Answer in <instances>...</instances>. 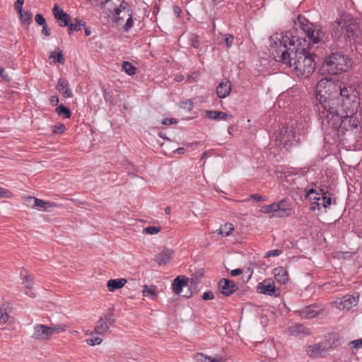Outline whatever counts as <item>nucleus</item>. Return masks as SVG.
Instances as JSON below:
<instances>
[{
    "label": "nucleus",
    "mask_w": 362,
    "mask_h": 362,
    "mask_svg": "<svg viewBox=\"0 0 362 362\" xmlns=\"http://www.w3.org/2000/svg\"><path fill=\"white\" fill-rule=\"evenodd\" d=\"M189 279L183 275L177 276L173 281L172 288L175 293L180 294L182 288L188 285Z\"/></svg>",
    "instance_id": "nucleus-13"
},
{
    "label": "nucleus",
    "mask_w": 362,
    "mask_h": 362,
    "mask_svg": "<svg viewBox=\"0 0 362 362\" xmlns=\"http://www.w3.org/2000/svg\"><path fill=\"white\" fill-rule=\"evenodd\" d=\"M333 344L334 346H337L339 344V340L338 339H334Z\"/></svg>",
    "instance_id": "nucleus-64"
},
{
    "label": "nucleus",
    "mask_w": 362,
    "mask_h": 362,
    "mask_svg": "<svg viewBox=\"0 0 362 362\" xmlns=\"http://www.w3.org/2000/svg\"><path fill=\"white\" fill-rule=\"evenodd\" d=\"M243 273V270L241 269H235L230 272V274L233 276H237L240 275Z\"/></svg>",
    "instance_id": "nucleus-57"
},
{
    "label": "nucleus",
    "mask_w": 362,
    "mask_h": 362,
    "mask_svg": "<svg viewBox=\"0 0 362 362\" xmlns=\"http://www.w3.org/2000/svg\"><path fill=\"white\" fill-rule=\"evenodd\" d=\"M231 90L230 83L229 81L221 82L216 88V93L218 98H224L228 96Z\"/></svg>",
    "instance_id": "nucleus-17"
},
{
    "label": "nucleus",
    "mask_w": 362,
    "mask_h": 362,
    "mask_svg": "<svg viewBox=\"0 0 362 362\" xmlns=\"http://www.w3.org/2000/svg\"><path fill=\"white\" fill-rule=\"evenodd\" d=\"M350 66V59L339 52L331 53L325 58L322 64L323 70L332 75H337L346 71Z\"/></svg>",
    "instance_id": "nucleus-4"
},
{
    "label": "nucleus",
    "mask_w": 362,
    "mask_h": 362,
    "mask_svg": "<svg viewBox=\"0 0 362 362\" xmlns=\"http://www.w3.org/2000/svg\"><path fill=\"white\" fill-rule=\"evenodd\" d=\"M29 199L30 200H33L34 201V204H33L34 206L41 207L45 211H50L52 207L57 206V204L55 203H54V202H46V201H44L42 199H37V198L30 197Z\"/></svg>",
    "instance_id": "nucleus-19"
},
{
    "label": "nucleus",
    "mask_w": 362,
    "mask_h": 362,
    "mask_svg": "<svg viewBox=\"0 0 362 362\" xmlns=\"http://www.w3.org/2000/svg\"><path fill=\"white\" fill-rule=\"evenodd\" d=\"M277 210L279 209H286L288 210H291V203L286 199H281V201L276 202Z\"/></svg>",
    "instance_id": "nucleus-36"
},
{
    "label": "nucleus",
    "mask_w": 362,
    "mask_h": 362,
    "mask_svg": "<svg viewBox=\"0 0 362 362\" xmlns=\"http://www.w3.org/2000/svg\"><path fill=\"white\" fill-rule=\"evenodd\" d=\"M291 210L286 209H279L275 211L274 216L276 217H288L291 215Z\"/></svg>",
    "instance_id": "nucleus-37"
},
{
    "label": "nucleus",
    "mask_w": 362,
    "mask_h": 362,
    "mask_svg": "<svg viewBox=\"0 0 362 362\" xmlns=\"http://www.w3.org/2000/svg\"><path fill=\"white\" fill-rule=\"evenodd\" d=\"M250 199H253L255 202H260L264 200L263 197L258 194H253L250 195Z\"/></svg>",
    "instance_id": "nucleus-54"
},
{
    "label": "nucleus",
    "mask_w": 362,
    "mask_h": 362,
    "mask_svg": "<svg viewBox=\"0 0 362 362\" xmlns=\"http://www.w3.org/2000/svg\"><path fill=\"white\" fill-rule=\"evenodd\" d=\"M306 198H309L310 199H314L315 202L313 203L314 204H316L317 206H320V203H319V201L321 200L322 197L320 195H315L314 197H312L310 195V197H306Z\"/></svg>",
    "instance_id": "nucleus-52"
},
{
    "label": "nucleus",
    "mask_w": 362,
    "mask_h": 362,
    "mask_svg": "<svg viewBox=\"0 0 362 362\" xmlns=\"http://www.w3.org/2000/svg\"><path fill=\"white\" fill-rule=\"evenodd\" d=\"M173 11H174L175 15H176L177 17H180V13H182V9L178 6H174Z\"/></svg>",
    "instance_id": "nucleus-58"
},
{
    "label": "nucleus",
    "mask_w": 362,
    "mask_h": 362,
    "mask_svg": "<svg viewBox=\"0 0 362 362\" xmlns=\"http://www.w3.org/2000/svg\"><path fill=\"white\" fill-rule=\"evenodd\" d=\"M35 22L40 25H44L46 23V21H45V18L43 17V16L40 13H38L35 16Z\"/></svg>",
    "instance_id": "nucleus-45"
},
{
    "label": "nucleus",
    "mask_w": 362,
    "mask_h": 362,
    "mask_svg": "<svg viewBox=\"0 0 362 362\" xmlns=\"http://www.w3.org/2000/svg\"><path fill=\"white\" fill-rule=\"evenodd\" d=\"M180 107L187 110L188 112H191L194 108V103L192 100L188 99L186 101H182L180 104Z\"/></svg>",
    "instance_id": "nucleus-34"
},
{
    "label": "nucleus",
    "mask_w": 362,
    "mask_h": 362,
    "mask_svg": "<svg viewBox=\"0 0 362 362\" xmlns=\"http://www.w3.org/2000/svg\"><path fill=\"white\" fill-rule=\"evenodd\" d=\"M191 45L195 48V49H198L199 47V37L197 35H195L194 37H193L192 39H191Z\"/></svg>",
    "instance_id": "nucleus-50"
},
{
    "label": "nucleus",
    "mask_w": 362,
    "mask_h": 362,
    "mask_svg": "<svg viewBox=\"0 0 362 362\" xmlns=\"http://www.w3.org/2000/svg\"><path fill=\"white\" fill-rule=\"evenodd\" d=\"M56 51H58L57 54H56V52H51L49 53V58L56 59L57 62L59 64H64V55H63L62 51L59 49V47H57L56 48Z\"/></svg>",
    "instance_id": "nucleus-31"
},
{
    "label": "nucleus",
    "mask_w": 362,
    "mask_h": 362,
    "mask_svg": "<svg viewBox=\"0 0 362 362\" xmlns=\"http://www.w3.org/2000/svg\"><path fill=\"white\" fill-rule=\"evenodd\" d=\"M102 339L98 337L93 339H88L86 340L87 344L90 346L100 344L102 342Z\"/></svg>",
    "instance_id": "nucleus-46"
},
{
    "label": "nucleus",
    "mask_w": 362,
    "mask_h": 362,
    "mask_svg": "<svg viewBox=\"0 0 362 362\" xmlns=\"http://www.w3.org/2000/svg\"><path fill=\"white\" fill-rule=\"evenodd\" d=\"M178 121L175 118H165L162 121L163 125H170L173 124H177Z\"/></svg>",
    "instance_id": "nucleus-49"
},
{
    "label": "nucleus",
    "mask_w": 362,
    "mask_h": 362,
    "mask_svg": "<svg viewBox=\"0 0 362 362\" xmlns=\"http://www.w3.org/2000/svg\"><path fill=\"white\" fill-rule=\"evenodd\" d=\"M9 308V303H4L0 307V324L6 323L8 319L9 315L7 312L8 308Z\"/></svg>",
    "instance_id": "nucleus-23"
},
{
    "label": "nucleus",
    "mask_w": 362,
    "mask_h": 362,
    "mask_svg": "<svg viewBox=\"0 0 362 362\" xmlns=\"http://www.w3.org/2000/svg\"><path fill=\"white\" fill-rule=\"evenodd\" d=\"M66 130V127L62 123L57 124L53 127L52 132L54 134H62Z\"/></svg>",
    "instance_id": "nucleus-39"
},
{
    "label": "nucleus",
    "mask_w": 362,
    "mask_h": 362,
    "mask_svg": "<svg viewBox=\"0 0 362 362\" xmlns=\"http://www.w3.org/2000/svg\"><path fill=\"white\" fill-rule=\"evenodd\" d=\"M74 21V23L70 22L69 25L68 33L69 35H71L75 31L81 30L82 28L86 25V23L81 19L75 18Z\"/></svg>",
    "instance_id": "nucleus-22"
},
{
    "label": "nucleus",
    "mask_w": 362,
    "mask_h": 362,
    "mask_svg": "<svg viewBox=\"0 0 362 362\" xmlns=\"http://www.w3.org/2000/svg\"><path fill=\"white\" fill-rule=\"evenodd\" d=\"M316 91L314 110L322 129L328 134L337 132L338 136H345L346 132L358 136L359 122L354 114L360 107V97L356 86L340 81H320Z\"/></svg>",
    "instance_id": "nucleus-1"
},
{
    "label": "nucleus",
    "mask_w": 362,
    "mask_h": 362,
    "mask_svg": "<svg viewBox=\"0 0 362 362\" xmlns=\"http://www.w3.org/2000/svg\"><path fill=\"white\" fill-rule=\"evenodd\" d=\"M32 337L42 341L49 340L51 338L50 329L47 325L37 324L33 327Z\"/></svg>",
    "instance_id": "nucleus-9"
},
{
    "label": "nucleus",
    "mask_w": 362,
    "mask_h": 362,
    "mask_svg": "<svg viewBox=\"0 0 362 362\" xmlns=\"http://www.w3.org/2000/svg\"><path fill=\"white\" fill-rule=\"evenodd\" d=\"M322 203L320 204L322 205L324 208H327L332 203V198L329 196H327V194L324 195L321 198Z\"/></svg>",
    "instance_id": "nucleus-41"
},
{
    "label": "nucleus",
    "mask_w": 362,
    "mask_h": 362,
    "mask_svg": "<svg viewBox=\"0 0 362 362\" xmlns=\"http://www.w3.org/2000/svg\"><path fill=\"white\" fill-rule=\"evenodd\" d=\"M349 346L351 349H358L362 347V339L351 341L349 343Z\"/></svg>",
    "instance_id": "nucleus-43"
},
{
    "label": "nucleus",
    "mask_w": 362,
    "mask_h": 362,
    "mask_svg": "<svg viewBox=\"0 0 362 362\" xmlns=\"http://www.w3.org/2000/svg\"><path fill=\"white\" fill-rule=\"evenodd\" d=\"M23 3H24V1H16L15 2L14 7L19 16L23 12Z\"/></svg>",
    "instance_id": "nucleus-47"
},
{
    "label": "nucleus",
    "mask_w": 362,
    "mask_h": 362,
    "mask_svg": "<svg viewBox=\"0 0 362 362\" xmlns=\"http://www.w3.org/2000/svg\"><path fill=\"white\" fill-rule=\"evenodd\" d=\"M327 192L323 188H320L319 189V190L312 188L307 191L305 197H310V195H312L313 194L316 195H320L321 197H322L327 194Z\"/></svg>",
    "instance_id": "nucleus-32"
},
{
    "label": "nucleus",
    "mask_w": 362,
    "mask_h": 362,
    "mask_svg": "<svg viewBox=\"0 0 362 362\" xmlns=\"http://www.w3.org/2000/svg\"><path fill=\"white\" fill-rule=\"evenodd\" d=\"M194 359L197 362H221V361H218L216 358L206 356L201 353L197 354L194 356Z\"/></svg>",
    "instance_id": "nucleus-30"
},
{
    "label": "nucleus",
    "mask_w": 362,
    "mask_h": 362,
    "mask_svg": "<svg viewBox=\"0 0 362 362\" xmlns=\"http://www.w3.org/2000/svg\"><path fill=\"white\" fill-rule=\"evenodd\" d=\"M122 69L129 76H134L136 74L137 68L132 65L129 62H124L122 63Z\"/></svg>",
    "instance_id": "nucleus-28"
},
{
    "label": "nucleus",
    "mask_w": 362,
    "mask_h": 362,
    "mask_svg": "<svg viewBox=\"0 0 362 362\" xmlns=\"http://www.w3.org/2000/svg\"><path fill=\"white\" fill-rule=\"evenodd\" d=\"M274 278L277 282L285 284L288 281V274L285 268L279 267L273 270Z\"/></svg>",
    "instance_id": "nucleus-16"
},
{
    "label": "nucleus",
    "mask_w": 362,
    "mask_h": 362,
    "mask_svg": "<svg viewBox=\"0 0 362 362\" xmlns=\"http://www.w3.org/2000/svg\"><path fill=\"white\" fill-rule=\"evenodd\" d=\"M276 206H278L276 204V202H274L272 204H269L268 206H265L264 207H263V211L264 213H269V212L275 213V211H277Z\"/></svg>",
    "instance_id": "nucleus-42"
},
{
    "label": "nucleus",
    "mask_w": 362,
    "mask_h": 362,
    "mask_svg": "<svg viewBox=\"0 0 362 362\" xmlns=\"http://www.w3.org/2000/svg\"><path fill=\"white\" fill-rule=\"evenodd\" d=\"M301 28L306 34L309 42L305 47V39H300L296 36L284 35L283 33H275L270 37V47L274 49L273 54L279 62L288 64L293 68L298 76L308 78L315 69V54L312 53L310 47L318 44L325 36L322 28L317 25L308 23L305 18L304 21L298 18Z\"/></svg>",
    "instance_id": "nucleus-2"
},
{
    "label": "nucleus",
    "mask_w": 362,
    "mask_h": 362,
    "mask_svg": "<svg viewBox=\"0 0 362 362\" xmlns=\"http://www.w3.org/2000/svg\"><path fill=\"white\" fill-rule=\"evenodd\" d=\"M55 110L59 116H63L64 118H69L71 115L70 109L64 105H59Z\"/></svg>",
    "instance_id": "nucleus-26"
},
{
    "label": "nucleus",
    "mask_w": 362,
    "mask_h": 362,
    "mask_svg": "<svg viewBox=\"0 0 362 362\" xmlns=\"http://www.w3.org/2000/svg\"><path fill=\"white\" fill-rule=\"evenodd\" d=\"M218 288L221 294L230 296L238 289V286L234 281L223 278L219 280Z\"/></svg>",
    "instance_id": "nucleus-7"
},
{
    "label": "nucleus",
    "mask_w": 362,
    "mask_h": 362,
    "mask_svg": "<svg viewBox=\"0 0 362 362\" xmlns=\"http://www.w3.org/2000/svg\"><path fill=\"white\" fill-rule=\"evenodd\" d=\"M322 311V306L314 303L305 306L297 312L301 318L311 319L317 317Z\"/></svg>",
    "instance_id": "nucleus-8"
},
{
    "label": "nucleus",
    "mask_w": 362,
    "mask_h": 362,
    "mask_svg": "<svg viewBox=\"0 0 362 362\" xmlns=\"http://www.w3.org/2000/svg\"><path fill=\"white\" fill-rule=\"evenodd\" d=\"M308 352L310 356H315L320 352V346L317 344L309 346L308 347Z\"/></svg>",
    "instance_id": "nucleus-38"
},
{
    "label": "nucleus",
    "mask_w": 362,
    "mask_h": 362,
    "mask_svg": "<svg viewBox=\"0 0 362 362\" xmlns=\"http://www.w3.org/2000/svg\"><path fill=\"white\" fill-rule=\"evenodd\" d=\"M257 289L259 293L269 296L277 297L280 295L279 290L276 288L274 283L271 279H266L259 283Z\"/></svg>",
    "instance_id": "nucleus-6"
},
{
    "label": "nucleus",
    "mask_w": 362,
    "mask_h": 362,
    "mask_svg": "<svg viewBox=\"0 0 362 362\" xmlns=\"http://www.w3.org/2000/svg\"><path fill=\"white\" fill-rule=\"evenodd\" d=\"M173 251L168 248H164L160 253L156 255L155 259L158 265L168 264L173 257Z\"/></svg>",
    "instance_id": "nucleus-12"
},
{
    "label": "nucleus",
    "mask_w": 362,
    "mask_h": 362,
    "mask_svg": "<svg viewBox=\"0 0 362 362\" xmlns=\"http://www.w3.org/2000/svg\"><path fill=\"white\" fill-rule=\"evenodd\" d=\"M23 284H25V286L27 288H28V289L32 288L34 285L33 278L30 276H25L24 277Z\"/></svg>",
    "instance_id": "nucleus-40"
},
{
    "label": "nucleus",
    "mask_w": 362,
    "mask_h": 362,
    "mask_svg": "<svg viewBox=\"0 0 362 362\" xmlns=\"http://www.w3.org/2000/svg\"><path fill=\"white\" fill-rule=\"evenodd\" d=\"M158 291H157V287L154 285H144V290H143V295L144 296L148 297L150 296H157Z\"/></svg>",
    "instance_id": "nucleus-29"
},
{
    "label": "nucleus",
    "mask_w": 362,
    "mask_h": 362,
    "mask_svg": "<svg viewBox=\"0 0 362 362\" xmlns=\"http://www.w3.org/2000/svg\"><path fill=\"white\" fill-rule=\"evenodd\" d=\"M52 13L54 18L59 22L60 27H69L71 22V16L60 8L57 4L54 5Z\"/></svg>",
    "instance_id": "nucleus-10"
},
{
    "label": "nucleus",
    "mask_w": 362,
    "mask_h": 362,
    "mask_svg": "<svg viewBox=\"0 0 362 362\" xmlns=\"http://www.w3.org/2000/svg\"><path fill=\"white\" fill-rule=\"evenodd\" d=\"M126 283L127 279L123 278L110 279L107 283V287L109 291L112 292L117 289L122 288Z\"/></svg>",
    "instance_id": "nucleus-18"
},
{
    "label": "nucleus",
    "mask_w": 362,
    "mask_h": 362,
    "mask_svg": "<svg viewBox=\"0 0 362 362\" xmlns=\"http://www.w3.org/2000/svg\"><path fill=\"white\" fill-rule=\"evenodd\" d=\"M59 99L58 96L53 95L50 98V103L54 106L57 105L59 103Z\"/></svg>",
    "instance_id": "nucleus-56"
},
{
    "label": "nucleus",
    "mask_w": 362,
    "mask_h": 362,
    "mask_svg": "<svg viewBox=\"0 0 362 362\" xmlns=\"http://www.w3.org/2000/svg\"><path fill=\"white\" fill-rule=\"evenodd\" d=\"M214 298V293L212 291H206L204 293L202 299L204 300H212Z\"/></svg>",
    "instance_id": "nucleus-51"
},
{
    "label": "nucleus",
    "mask_w": 362,
    "mask_h": 362,
    "mask_svg": "<svg viewBox=\"0 0 362 362\" xmlns=\"http://www.w3.org/2000/svg\"><path fill=\"white\" fill-rule=\"evenodd\" d=\"M107 319L105 317V319H103V317H100V320L97 322V325L95 326L93 332L97 334H103L108 329L109 326L107 324Z\"/></svg>",
    "instance_id": "nucleus-21"
},
{
    "label": "nucleus",
    "mask_w": 362,
    "mask_h": 362,
    "mask_svg": "<svg viewBox=\"0 0 362 362\" xmlns=\"http://www.w3.org/2000/svg\"><path fill=\"white\" fill-rule=\"evenodd\" d=\"M288 332L293 336H298L300 334L309 335L310 332L308 329L305 328L301 324H296L288 328Z\"/></svg>",
    "instance_id": "nucleus-20"
},
{
    "label": "nucleus",
    "mask_w": 362,
    "mask_h": 362,
    "mask_svg": "<svg viewBox=\"0 0 362 362\" xmlns=\"http://www.w3.org/2000/svg\"><path fill=\"white\" fill-rule=\"evenodd\" d=\"M8 192V191L7 189L0 187V197H6Z\"/></svg>",
    "instance_id": "nucleus-60"
},
{
    "label": "nucleus",
    "mask_w": 362,
    "mask_h": 362,
    "mask_svg": "<svg viewBox=\"0 0 362 362\" xmlns=\"http://www.w3.org/2000/svg\"><path fill=\"white\" fill-rule=\"evenodd\" d=\"M360 33L358 20L347 12L340 13L332 24L331 35L337 46L351 44Z\"/></svg>",
    "instance_id": "nucleus-3"
},
{
    "label": "nucleus",
    "mask_w": 362,
    "mask_h": 362,
    "mask_svg": "<svg viewBox=\"0 0 362 362\" xmlns=\"http://www.w3.org/2000/svg\"><path fill=\"white\" fill-rule=\"evenodd\" d=\"M281 253H282V251L280 250H272L269 251L266 254V257H277V256L280 255Z\"/></svg>",
    "instance_id": "nucleus-48"
},
{
    "label": "nucleus",
    "mask_w": 362,
    "mask_h": 362,
    "mask_svg": "<svg viewBox=\"0 0 362 362\" xmlns=\"http://www.w3.org/2000/svg\"><path fill=\"white\" fill-rule=\"evenodd\" d=\"M85 35L89 36L91 35V30L90 28H85Z\"/></svg>",
    "instance_id": "nucleus-62"
},
{
    "label": "nucleus",
    "mask_w": 362,
    "mask_h": 362,
    "mask_svg": "<svg viewBox=\"0 0 362 362\" xmlns=\"http://www.w3.org/2000/svg\"><path fill=\"white\" fill-rule=\"evenodd\" d=\"M110 98V95L108 93L106 92V90H105V99L106 101L109 100V99Z\"/></svg>",
    "instance_id": "nucleus-63"
},
{
    "label": "nucleus",
    "mask_w": 362,
    "mask_h": 362,
    "mask_svg": "<svg viewBox=\"0 0 362 362\" xmlns=\"http://www.w3.org/2000/svg\"><path fill=\"white\" fill-rule=\"evenodd\" d=\"M56 88L64 98H71L73 95L72 91L69 88V83L64 78H59L58 79Z\"/></svg>",
    "instance_id": "nucleus-14"
},
{
    "label": "nucleus",
    "mask_w": 362,
    "mask_h": 362,
    "mask_svg": "<svg viewBox=\"0 0 362 362\" xmlns=\"http://www.w3.org/2000/svg\"><path fill=\"white\" fill-rule=\"evenodd\" d=\"M19 18L22 23L29 25L33 22V13L29 11H23Z\"/></svg>",
    "instance_id": "nucleus-25"
},
{
    "label": "nucleus",
    "mask_w": 362,
    "mask_h": 362,
    "mask_svg": "<svg viewBox=\"0 0 362 362\" xmlns=\"http://www.w3.org/2000/svg\"><path fill=\"white\" fill-rule=\"evenodd\" d=\"M127 16V22L124 24L123 28L125 32H129V30L134 25L133 13H129Z\"/></svg>",
    "instance_id": "nucleus-33"
},
{
    "label": "nucleus",
    "mask_w": 362,
    "mask_h": 362,
    "mask_svg": "<svg viewBox=\"0 0 362 362\" xmlns=\"http://www.w3.org/2000/svg\"><path fill=\"white\" fill-rule=\"evenodd\" d=\"M192 295H193V292H192V291L191 290V288H189L188 291H187V292H186V293H185V294H183L182 296L183 298H189L192 297Z\"/></svg>",
    "instance_id": "nucleus-59"
},
{
    "label": "nucleus",
    "mask_w": 362,
    "mask_h": 362,
    "mask_svg": "<svg viewBox=\"0 0 362 362\" xmlns=\"http://www.w3.org/2000/svg\"><path fill=\"white\" fill-rule=\"evenodd\" d=\"M121 13H124V15L132 13L127 1H121L119 6L114 9L113 22L116 23L117 25H121L123 21V17H120Z\"/></svg>",
    "instance_id": "nucleus-11"
},
{
    "label": "nucleus",
    "mask_w": 362,
    "mask_h": 362,
    "mask_svg": "<svg viewBox=\"0 0 362 362\" xmlns=\"http://www.w3.org/2000/svg\"><path fill=\"white\" fill-rule=\"evenodd\" d=\"M279 140L280 143L286 146H291L299 143V136L296 134L293 124H286L280 129Z\"/></svg>",
    "instance_id": "nucleus-5"
},
{
    "label": "nucleus",
    "mask_w": 362,
    "mask_h": 362,
    "mask_svg": "<svg viewBox=\"0 0 362 362\" xmlns=\"http://www.w3.org/2000/svg\"><path fill=\"white\" fill-rule=\"evenodd\" d=\"M50 329V334L51 337L56 332L59 333L62 332H64L66 330L67 325L65 324H53L52 323L49 326H48Z\"/></svg>",
    "instance_id": "nucleus-24"
},
{
    "label": "nucleus",
    "mask_w": 362,
    "mask_h": 362,
    "mask_svg": "<svg viewBox=\"0 0 362 362\" xmlns=\"http://www.w3.org/2000/svg\"><path fill=\"white\" fill-rule=\"evenodd\" d=\"M0 77L6 81H10L8 74H5V69L4 67L0 66Z\"/></svg>",
    "instance_id": "nucleus-53"
},
{
    "label": "nucleus",
    "mask_w": 362,
    "mask_h": 362,
    "mask_svg": "<svg viewBox=\"0 0 362 362\" xmlns=\"http://www.w3.org/2000/svg\"><path fill=\"white\" fill-rule=\"evenodd\" d=\"M205 117L214 120H227L233 118L231 115L227 114L224 112L216 110H205Z\"/></svg>",
    "instance_id": "nucleus-15"
},
{
    "label": "nucleus",
    "mask_w": 362,
    "mask_h": 362,
    "mask_svg": "<svg viewBox=\"0 0 362 362\" xmlns=\"http://www.w3.org/2000/svg\"><path fill=\"white\" fill-rule=\"evenodd\" d=\"M234 230V227L232 223H225L223 226H222L219 228L218 233L223 235V236H228L230 235L233 231Z\"/></svg>",
    "instance_id": "nucleus-27"
},
{
    "label": "nucleus",
    "mask_w": 362,
    "mask_h": 362,
    "mask_svg": "<svg viewBox=\"0 0 362 362\" xmlns=\"http://www.w3.org/2000/svg\"><path fill=\"white\" fill-rule=\"evenodd\" d=\"M234 37L230 34H226L224 36V40L226 42V46L230 48L233 43Z\"/></svg>",
    "instance_id": "nucleus-44"
},
{
    "label": "nucleus",
    "mask_w": 362,
    "mask_h": 362,
    "mask_svg": "<svg viewBox=\"0 0 362 362\" xmlns=\"http://www.w3.org/2000/svg\"><path fill=\"white\" fill-rule=\"evenodd\" d=\"M160 230L161 228L160 226H148L144 228L143 232L144 233L153 235L158 233Z\"/></svg>",
    "instance_id": "nucleus-35"
},
{
    "label": "nucleus",
    "mask_w": 362,
    "mask_h": 362,
    "mask_svg": "<svg viewBox=\"0 0 362 362\" xmlns=\"http://www.w3.org/2000/svg\"><path fill=\"white\" fill-rule=\"evenodd\" d=\"M173 152L177 153L178 154H184L185 152V148L183 147H180L175 149Z\"/></svg>",
    "instance_id": "nucleus-61"
},
{
    "label": "nucleus",
    "mask_w": 362,
    "mask_h": 362,
    "mask_svg": "<svg viewBox=\"0 0 362 362\" xmlns=\"http://www.w3.org/2000/svg\"><path fill=\"white\" fill-rule=\"evenodd\" d=\"M42 33L44 34L45 35H46V36H49L51 35V32H50V30L48 29L47 25L45 24V25H42Z\"/></svg>",
    "instance_id": "nucleus-55"
}]
</instances>
